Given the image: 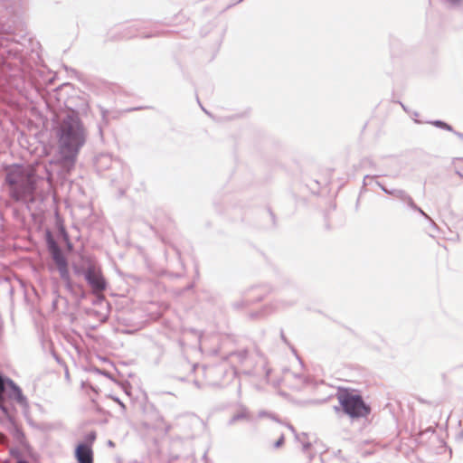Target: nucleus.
Returning <instances> with one entry per match:
<instances>
[{"mask_svg":"<svg viewBox=\"0 0 463 463\" xmlns=\"http://www.w3.org/2000/svg\"><path fill=\"white\" fill-rule=\"evenodd\" d=\"M5 171V184L13 199L25 200L33 195L38 179L34 165H13L6 167Z\"/></svg>","mask_w":463,"mask_h":463,"instance_id":"1","label":"nucleus"},{"mask_svg":"<svg viewBox=\"0 0 463 463\" xmlns=\"http://www.w3.org/2000/svg\"><path fill=\"white\" fill-rule=\"evenodd\" d=\"M336 397L345 413L351 418H365L371 413L370 406L354 391L340 389Z\"/></svg>","mask_w":463,"mask_h":463,"instance_id":"2","label":"nucleus"},{"mask_svg":"<svg viewBox=\"0 0 463 463\" xmlns=\"http://www.w3.org/2000/svg\"><path fill=\"white\" fill-rule=\"evenodd\" d=\"M61 153L67 159L73 158L83 143L80 129L77 124L61 126Z\"/></svg>","mask_w":463,"mask_h":463,"instance_id":"3","label":"nucleus"},{"mask_svg":"<svg viewBox=\"0 0 463 463\" xmlns=\"http://www.w3.org/2000/svg\"><path fill=\"white\" fill-rule=\"evenodd\" d=\"M85 279L91 288L92 293L99 298H103V292L107 288V281L100 268L90 265L85 271Z\"/></svg>","mask_w":463,"mask_h":463,"instance_id":"4","label":"nucleus"},{"mask_svg":"<svg viewBox=\"0 0 463 463\" xmlns=\"http://www.w3.org/2000/svg\"><path fill=\"white\" fill-rule=\"evenodd\" d=\"M75 457L79 463H93V451L90 445L80 443L75 449Z\"/></svg>","mask_w":463,"mask_h":463,"instance_id":"5","label":"nucleus"},{"mask_svg":"<svg viewBox=\"0 0 463 463\" xmlns=\"http://www.w3.org/2000/svg\"><path fill=\"white\" fill-rule=\"evenodd\" d=\"M53 259L61 273V276L64 279H67L69 272L65 258L60 252H57L54 254Z\"/></svg>","mask_w":463,"mask_h":463,"instance_id":"6","label":"nucleus"},{"mask_svg":"<svg viewBox=\"0 0 463 463\" xmlns=\"http://www.w3.org/2000/svg\"><path fill=\"white\" fill-rule=\"evenodd\" d=\"M5 395L10 397L11 399H14L19 403H24L25 402V399L23 396L21 390L18 387L14 386V384L10 385L9 390L5 389L4 396Z\"/></svg>","mask_w":463,"mask_h":463,"instance_id":"7","label":"nucleus"},{"mask_svg":"<svg viewBox=\"0 0 463 463\" xmlns=\"http://www.w3.org/2000/svg\"><path fill=\"white\" fill-rule=\"evenodd\" d=\"M5 384L2 377L0 376V408L5 411L7 412V405L5 402V397H4V392H5Z\"/></svg>","mask_w":463,"mask_h":463,"instance_id":"8","label":"nucleus"},{"mask_svg":"<svg viewBox=\"0 0 463 463\" xmlns=\"http://www.w3.org/2000/svg\"><path fill=\"white\" fill-rule=\"evenodd\" d=\"M436 126H439L442 128H445V129H448V130H451V127L449 126L447 123H444V122H441V121H437L435 123Z\"/></svg>","mask_w":463,"mask_h":463,"instance_id":"9","label":"nucleus"},{"mask_svg":"<svg viewBox=\"0 0 463 463\" xmlns=\"http://www.w3.org/2000/svg\"><path fill=\"white\" fill-rule=\"evenodd\" d=\"M284 442V438L281 437L277 442L276 447H279Z\"/></svg>","mask_w":463,"mask_h":463,"instance_id":"10","label":"nucleus"},{"mask_svg":"<svg viewBox=\"0 0 463 463\" xmlns=\"http://www.w3.org/2000/svg\"><path fill=\"white\" fill-rule=\"evenodd\" d=\"M462 436H463V431H462Z\"/></svg>","mask_w":463,"mask_h":463,"instance_id":"11","label":"nucleus"}]
</instances>
